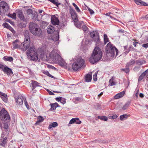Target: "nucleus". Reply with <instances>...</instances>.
<instances>
[{
  "label": "nucleus",
  "instance_id": "1",
  "mask_svg": "<svg viewBox=\"0 0 148 148\" xmlns=\"http://www.w3.org/2000/svg\"><path fill=\"white\" fill-rule=\"evenodd\" d=\"M102 53L99 47H96L92 54L89 59L90 62L94 64L99 60L102 57Z\"/></svg>",
  "mask_w": 148,
  "mask_h": 148
},
{
  "label": "nucleus",
  "instance_id": "2",
  "mask_svg": "<svg viewBox=\"0 0 148 148\" xmlns=\"http://www.w3.org/2000/svg\"><path fill=\"white\" fill-rule=\"evenodd\" d=\"M27 49V50L26 52V54L30 60L36 61L38 60V55L34 46H32L30 47V44L29 48L25 51Z\"/></svg>",
  "mask_w": 148,
  "mask_h": 148
},
{
  "label": "nucleus",
  "instance_id": "3",
  "mask_svg": "<svg viewBox=\"0 0 148 148\" xmlns=\"http://www.w3.org/2000/svg\"><path fill=\"white\" fill-rule=\"evenodd\" d=\"M24 35L25 36V40L21 43L20 48L24 51L29 48L30 44V37L28 30H25L24 31Z\"/></svg>",
  "mask_w": 148,
  "mask_h": 148
},
{
  "label": "nucleus",
  "instance_id": "4",
  "mask_svg": "<svg viewBox=\"0 0 148 148\" xmlns=\"http://www.w3.org/2000/svg\"><path fill=\"white\" fill-rule=\"evenodd\" d=\"M30 31L32 34L35 36H40L42 32L38 26L34 23H30L29 25Z\"/></svg>",
  "mask_w": 148,
  "mask_h": 148
},
{
  "label": "nucleus",
  "instance_id": "5",
  "mask_svg": "<svg viewBox=\"0 0 148 148\" xmlns=\"http://www.w3.org/2000/svg\"><path fill=\"white\" fill-rule=\"evenodd\" d=\"M106 53L111 57H114L116 52V56L118 55V50L116 48L113 46L110 42H109L107 45L106 48Z\"/></svg>",
  "mask_w": 148,
  "mask_h": 148
},
{
  "label": "nucleus",
  "instance_id": "6",
  "mask_svg": "<svg viewBox=\"0 0 148 148\" xmlns=\"http://www.w3.org/2000/svg\"><path fill=\"white\" fill-rule=\"evenodd\" d=\"M0 119L4 122H10V116L4 108L2 109L0 111Z\"/></svg>",
  "mask_w": 148,
  "mask_h": 148
},
{
  "label": "nucleus",
  "instance_id": "7",
  "mask_svg": "<svg viewBox=\"0 0 148 148\" xmlns=\"http://www.w3.org/2000/svg\"><path fill=\"white\" fill-rule=\"evenodd\" d=\"M58 56H60L57 53V51L55 50H53L49 54V56L53 62H56L57 60L58 59Z\"/></svg>",
  "mask_w": 148,
  "mask_h": 148
},
{
  "label": "nucleus",
  "instance_id": "8",
  "mask_svg": "<svg viewBox=\"0 0 148 148\" xmlns=\"http://www.w3.org/2000/svg\"><path fill=\"white\" fill-rule=\"evenodd\" d=\"M90 35L91 38L93 39L94 41L97 43L99 42V34L97 31H95L91 32Z\"/></svg>",
  "mask_w": 148,
  "mask_h": 148
},
{
  "label": "nucleus",
  "instance_id": "9",
  "mask_svg": "<svg viewBox=\"0 0 148 148\" xmlns=\"http://www.w3.org/2000/svg\"><path fill=\"white\" fill-rule=\"evenodd\" d=\"M0 9L2 10L4 12H6L8 11V4L4 2L0 3Z\"/></svg>",
  "mask_w": 148,
  "mask_h": 148
},
{
  "label": "nucleus",
  "instance_id": "10",
  "mask_svg": "<svg viewBox=\"0 0 148 148\" xmlns=\"http://www.w3.org/2000/svg\"><path fill=\"white\" fill-rule=\"evenodd\" d=\"M148 78V69L142 73L139 76L138 79V82L141 81L144 78Z\"/></svg>",
  "mask_w": 148,
  "mask_h": 148
},
{
  "label": "nucleus",
  "instance_id": "11",
  "mask_svg": "<svg viewBox=\"0 0 148 148\" xmlns=\"http://www.w3.org/2000/svg\"><path fill=\"white\" fill-rule=\"evenodd\" d=\"M51 22L54 25H58L59 23V20L58 18L56 17L55 15L51 16Z\"/></svg>",
  "mask_w": 148,
  "mask_h": 148
},
{
  "label": "nucleus",
  "instance_id": "12",
  "mask_svg": "<svg viewBox=\"0 0 148 148\" xmlns=\"http://www.w3.org/2000/svg\"><path fill=\"white\" fill-rule=\"evenodd\" d=\"M7 142V138H4L3 133L2 134L1 137L0 139V145L4 147Z\"/></svg>",
  "mask_w": 148,
  "mask_h": 148
},
{
  "label": "nucleus",
  "instance_id": "13",
  "mask_svg": "<svg viewBox=\"0 0 148 148\" xmlns=\"http://www.w3.org/2000/svg\"><path fill=\"white\" fill-rule=\"evenodd\" d=\"M23 99L24 100L23 96H18L16 99V104L19 106L22 105L23 104Z\"/></svg>",
  "mask_w": 148,
  "mask_h": 148
},
{
  "label": "nucleus",
  "instance_id": "14",
  "mask_svg": "<svg viewBox=\"0 0 148 148\" xmlns=\"http://www.w3.org/2000/svg\"><path fill=\"white\" fill-rule=\"evenodd\" d=\"M58 59L57 60L56 62L58 63V64L61 66H64L65 65V62L62 58L61 56H58Z\"/></svg>",
  "mask_w": 148,
  "mask_h": 148
},
{
  "label": "nucleus",
  "instance_id": "15",
  "mask_svg": "<svg viewBox=\"0 0 148 148\" xmlns=\"http://www.w3.org/2000/svg\"><path fill=\"white\" fill-rule=\"evenodd\" d=\"M3 71L5 73L7 74L8 75H10L13 74L12 70L8 67H4L3 69Z\"/></svg>",
  "mask_w": 148,
  "mask_h": 148
},
{
  "label": "nucleus",
  "instance_id": "16",
  "mask_svg": "<svg viewBox=\"0 0 148 148\" xmlns=\"http://www.w3.org/2000/svg\"><path fill=\"white\" fill-rule=\"evenodd\" d=\"M19 42V40L18 39H16L13 42V49L14 50V49H15L19 48L22 51H23L20 48V46H21V44L20 45H19L17 43Z\"/></svg>",
  "mask_w": 148,
  "mask_h": 148
},
{
  "label": "nucleus",
  "instance_id": "17",
  "mask_svg": "<svg viewBox=\"0 0 148 148\" xmlns=\"http://www.w3.org/2000/svg\"><path fill=\"white\" fill-rule=\"evenodd\" d=\"M75 62L77 63V64H78L80 67L82 66L84 64V60L81 58H78Z\"/></svg>",
  "mask_w": 148,
  "mask_h": 148
},
{
  "label": "nucleus",
  "instance_id": "18",
  "mask_svg": "<svg viewBox=\"0 0 148 148\" xmlns=\"http://www.w3.org/2000/svg\"><path fill=\"white\" fill-rule=\"evenodd\" d=\"M81 67L77 64L75 62H74L72 65V69L74 71H76Z\"/></svg>",
  "mask_w": 148,
  "mask_h": 148
},
{
  "label": "nucleus",
  "instance_id": "19",
  "mask_svg": "<svg viewBox=\"0 0 148 148\" xmlns=\"http://www.w3.org/2000/svg\"><path fill=\"white\" fill-rule=\"evenodd\" d=\"M55 31V29L52 26L50 25L48 27L47 30V32L48 34H51L53 33L54 31Z\"/></svg>",
  "mask_w": 148,
  "mask_h": 148
},
{
  "label": "nucleus",
  "instance_id": "20",
  "mask_svg": "<svg viewBox=\"0 0 148 148\" xmlns=\"http://www.w3.org/2000/svg\"><path fill=\"white\" fill-rule=\"evenodd\" d=\"M92 79V76L91 74H87L85 76V80L86 82H90Z\"/></svg>",
  "mask_w": 148,
  "mask_h": 148
},
{
  "label": "nucleus",
  "instance_id": "21",
  "mask_svg": "<svg viewBox=\"0 0 148 148\" xmlns=\"http://www.w3.org/2000/svg\"><path fill=\"white\" fill-rule=\"evenodd\" d=\"M125 94V92L124 91L121 92L117 94L114 96L115 99H118L122 97Z\"/></svg>",
  "mask_w": 148,
  "mask_h": 148
},
{
  "label": "nucleus",
  "instance_id": "22",
  "mask_svg": "<svg viewBox=\"0 0 148 148\" xmlns=\"http://www.w3.org/2000/svg\"><path fill=\"white\" fill-rule=\"evenodd\" d=\"M18 16L21 20L23 21H25V19L24 17L23 14L22 12L19 11L18 12Z\"/></svg>",
  "mask_w": 148,
  "mask_h": 148
},
{
  "label": "nucleus",
  "instance_id": "23",
  "mask_svg": "<svg viewBox=\"0 0 148 148\" xmlns=\"http://www.w3.org/2000/svg\"><path fill=\"white\" fill-rule=\"evenodd\" d=\"M3 25L4 27L11 30L13 33V32H15L13 29L7 23H3Z\"/></svg>",
  "mask_w": 148,
  "mask_h": 148
},
{
  "label": "nucleus",
  "instance_id": "24",
  "mask_svg": "<svg viewBox=\"0 0 148 148\" xmlns=\"http://www.w3.org/2000/svg\"><path fill=\"white\" fill-rule=\"evenodd\" d=\"M31 84L32 87V89L33 90H34L36 87L39 86L38 85L39 84L35 81H32Z\"/></svg>",
  "mask_w": 148,
  "mask_h": 148
},
{
  "label": "nucleus",
  "instance_id": "25",
  "mask_svg": "<svg viewBox=\"0 0 148 148\" xmlns=\"http://www.w3.org/2000/svg\"><path fill=\"white\" fill-rule=\"evenodd\" d=\"M51 108L50 109V110L51 111L55 110L56 109V108L58 107V104L56 103L51 104Z\"/></svg>",
  "mask_w": 148,
  "mask_h": 148
},
{
  "label": "nucleus",
  "instance_id": "26",
  "mask_svg": "<svg viewBox=\"0 0 148 148\" xmlns=\"http://www.w3.org/2000/svg\"><path fill=\"white\" fill-rule=\"evenodd\" d=\"M58 126V124L56 122H54L50 124L48 128L50 129L52 127H55Z\"/></svg>",
  "mask_w": 148,
  "mask_h": 148
},
{
  "label": "nucleus",
  "instance_id": "27",
  "mask_svg": "<svg viewBox=\"0 0 148 148\" xmlns=\"http://www.w3.org/2000/svg\"><path fill=\"white\" fill-rule=\"evenodd\" d=\"M44 120V119L41 116H39L38 118V120L35 123L36 125H38L40 123L42 122Z\"/></svg>",
  "mask_w": 148,
  "mask_h": 148
},
{
  "label": "nucleus",
  "instance_id": "28",
  "mask_svg": "<svg viewBox=\"0 0 148 148\" xmlns=\"http://www.w3.org/2000/svg\"><path fill=\"white\" fill-rule=\"evenodd\" d=\"M130 104V102L128 101L122 107V109L123 110H126Z\"/></svg>",
  "mask_w": 148,
  "mask_h": 148
},
{
  "label": "nucleus",
  "instance_id": "29",
  "mask_svg": "<svg viewBox=\"0 0 148 148\" xmlns=\"http://www.w3.org/2000/svg\"><path fill=\"white\" fill-rule=\"evenodd\" d=\"M128 116L127 114H124L120 116V119L121 121H123L125 119H127L128 118Z\"/></svg>",
  "mask_w": 148,
  "mask_h": 148
},
{
  "label": "nucleus",
  "instance_id": "30",
  "mask_svg": "<svg viewBox=\"0 0 148 148\" xmlns=\"http://www.w3.org/2000/svg\"><path fill=\"white\" fill-rule=\"evenodd\" d=\"M104 43L105 45L109 42V40L108 38V37L107 35L106 34H104L103 35Z\"/></svg>",
  "mask_w": 148,
  "mask_h": 148
},
{
  "label": "nucleus",
  "instance_id": "31",
  "mask_svg": "<svg viewBox=\"0 0 148 148\" xmlns=\"http://www.w3.org/2000/svg\"><path fill=\"white\" fill-rule=\"evenodd\" d=\"M71 16L72 19L75 22H77L78 21L77 14V13L73 14Z\"/></svg>",
  "mask_w": 148,
  "mask_h": 148
},
{
  "label": "nucleus",
  "instance_id": "32",
  "mask_svg": "<svg viewBox=\"0 0 148 148\" xmlns=\"http://www.w3.org/2000/svg\"><path fill=\"white\" fill-rule=\"evenodd\" d=\"M136 50V49L134 48L132 46H130L129 49H128L127 51H126L125 52V53H128L130 51H135Z\"/></svg>",
  "mask_w": 148,
  "mask_h": 148
},
{
  "label": "nucleus",
  "instance_id": "33",
  "mask_svg": "<svg viewBox=\"0 0 148 148\" xmlns=\"http://www.w3.org/2000/svg\"><path fill=\"white\" fill-rule=\"evenodd\" d=\"M5 95H3L2 97H1V98L3 100L5 103H7L8 101V99L7 98V95L5 94Z\"/></svg>",
  "mask_w": 148,
  "mask_h": 148
},
{
  "label": "nucleus",
  "instance_id": "34",
  "mask_svg": "<svg viewBox=\"0 0 148 148\" xmlns=\"http://www.w3.org/2000/svg\"><path fill=\"white\" fill-rule=\"evenodd\" d=\"M114 78L112 77L109 81V83L110 86H112L115 85V83L113 81Z\"/></svg>",
  "mask_w": 148,
  "mask_h": 148
},
{
  "label": "nucleus",
  "instance_id": "35",
  "mask_svg": "<svg viewBox=\"0 0 148 148\" xmlns=\"http://www.w3.org/2000/svg\"><path fill=\"white\" fill-rule=\"evenodd\" d=\"M136 63L138 65H141L144 64L146 63V62L145 60H137L136 61Z\"/></svg>",
  "mask_w": 148,
  "mask_h": 148
},
{
  "label": "nucleus",
  "instance_id": "36",
  "mask_svg": "<svg viewBox=\"0 0 148 148\" xmlns=\"http://www.w3.org/2000/svg\"><path fill=\"white\" fill-rule=\"evenodd\" d=\"M83 31L87 33L88 32V29L87 27L85 25H84L82 26Z\"/></svg>",
  "mask_w": 148,
  "mask_h": 148
},
{
  "label": "nucleus",
  "instance_id": "37",
  "mask_svg": "<svg viewBox=\"0 0 148 148\" xmlns=\"http://www.w3.org/2000/svg\"><path fill=\"white\" fill-rule=\"evenodd\" d=\"M98 119L106 121H107L108 120L107 117L105 116H98Z\"/></svg>",
  "mask_w": 148,
  "mask_h": 148
},
{
  "label": "nucleus",
  "instance_id": "38",
  "mask_svg": "<svg viewBox=\"0 0 148 148\" xmlns=\"http://www.w3.org/2000/svg\"><path fill=\"white\" fill-rule=\"evenodd\" d=\"M72 5L75 8L77 12H79L80 11L79 8L75 3H72Z\"/></svg>",
  "mask_w": 148,
  "mask_h": 148
},
{
  "label": "nucleus",
  "instance_id": "39",
  "mask_svg": "<svg viewBox=\"0 0 148 148\" xmlns=\"http://www.w3.org/2000/svg\"><path fill=\"white\" fill-rule=\"evenodd\" d=\"M8 16L14 19L16 18V14L15 13H13V14H8Z\"/></svg>",
  "mask_w": 148,
  "mask_h": 148
},
{
  "label": "nucleus",
  "instance_id": "40",
  "mask_svg": "<svg viewBox=\"0 0 148 148\" xmlns=\"http://www.w3.org/2000/svg\"><path fill=\"white\" fill-rule=\"evenodd\" d=\"M121 70L124 71L126 73H129L130 71V69L129 67H126L125 69H121Z\"/></svg>",
  "mask_w": 148,
  "mask_h": 148
},
{
  "label": "nucleus",
  "instance_id": "41",
  "mask_svg": "<svg viewBox=\"0 0 148 148\" xmlns=\"http://www.w3.org/2000/svg\"><path fill=\"white\" fill-rule=\"evenodd\" d=\"M98 73V71H97L93 75V79L94 81H96L97 79V76Z\"/></svg>",
  "mask_w": 148,
  "mask_h": 148
},
{
  "label": "nucleus",
  "instance_id": "42",
  "mask_svg": "<svg viewBox=\"0 0 148 148\" xmlns=\"http://www.w3.org/2000/svg\"><path fill=\"white\" fill-rule=\"evenodd\" d=\"M5 123H4L3 125V128L5 130V131L7 130V128H8V123L9 122H5Z\"/></svg>",
  "mask_w": 148,
  "mask_h": 148
},
{
  "label": "nucleus",
  "instance_id": "43",
  "mask_svg": "<svg viewBox=\"0 0 148 148\" xmlns=\"http://www.w3.org/2000/svg\"><path fill=\"white\" fill-rule=\"evenodd\" d=\"M48 1H50L52 2L54 4H55L57 6H58V5L59 4H60V3H58V2H56L55 1V0H48Z\"/></svg>",
  "mask_w": 148,
  "mask_h": 148
},
{
  "label": "nucleus",
  "instance_id": "44",
  "mask_svg": "<svg viewBox=\"0 0 148 148\" xmlns=\"http://www.w3.org/2000/svg\"><path fill=\"white\" fill-rule=\"evenodd\" d=\"M5 59L6 60L10 62L12 61L13 60V58L11 57H8L6 58Z\"/></svg>",
  "mask_w": 148,
  "mask_h": 148
},
{
  "label": "nucleus",
  "instance_id": "45",
  "mask_svg": "<svg viewBox=\"0 0 148 148\" xmlns=\"http://www.w3.org/2000/svg\"><path fill=\"white\" fill-rule=\"evenodd\" d=\"M76 118H73L70 121L69 123L70 124H72L75 123V121Z\"/></svg>",
  "mask_w": 148,
  "mask_h": 148
},
{
  "label": "nucleus",
  "instance_id": "46",
  "mask_svg": "<svg viewBox=\"0 0 148 148\" xmlns=\"http://www.w3.org/2000/svg\"><path fill=\"white\" fill-rule=\"evenodd\" d=\"M87 8H88V10L89 11L90 13V14H92L94 13V12L93 10L91 9L90 8H89L88 7Z\"/></svg>",
  "mask_w": 148,
  "mask_h": 148
},
{
  "label": "nucleus",
  "instance_id": "47",
  "mask_svg": "<svg viewBox=\"0 0 148 148\" xmlns=\"http://www.w3.org/2000/svg\"><path fill=\"white\" fill-rule=\"evenodd\" d=\"M76 119L75 120V123L76 124H80L81 123V121H80L79 120V119L78 118H76Z\"/></svg>",
  "mask_w": 148,
  "mask_h": 148
},
{
  "label": "nucleus",
  "instance_id": "48",
  "mask_svg": "<svg viewBox=\"0 0 148 148\" xmlns=\"http://www.w3.org/2000/svg\"><path fill=\"white\" fill-rule=\"evenodd\" d=\"M27 14L29 15L32 13V9H29L27 10Z\"/></svg>",
  "mask_w": 148,
  "mask_h": 148
},
{
  "label": "nucleus",
  "instance_id": "49",
  "mask_svg": "<svg viewBox=\"0 0 148 148\" xmlns=\"http://www.w3.org/2000/svg\"><path fill=\"white\" fill-rule=\"evenodd\" d=\"M140 69V66H136L134 67V70L135 71H138Z\"/></svg>",
  "mask_w": 148,
  "mask_h": 148
},
{
  "label": "nucleus",
  "instance_id": "50",
  "mask_svg": "<svg viewBox=\"0 0 148 148\" xmlns=\"http://www.w3.org/2000/svg\"><path fill=\"white\" fill-rule=\"evenodd\" d=\"M132 40L133 41H135V42H133V45L135 47H136V44H138L139 43V42H136V40L134 39H132Z\"/></svg>",
  "mask_w": 148,
  "mask_h": 148
},
{
  "label": "nucleus",
  "instance_id": "51",
  "mask_svg": "<svg viewBox=\"0 0 148 148\" xmlns=\"http://www.w3.org/2000/svg\"><path fill=\"white\" fill-rule=\"evenodd\" d=\"M70 13L71 14V15H72L73 14H75L76 13L75 12V11L73 9H70Z\"/></svg>",
  "mask_w": 148,
  "mask_h": 148
},
{
  "label": "nucleus",
  "instance_id": "52",
  "mask_svg": "<svg viewBox=\"0 0 148 148\" xmlns=\"http://www.w3.org/2000/svg\"><path fill=\"white\" fill-rule=\"evenodd\" d=\"M60 102L62 104H64L66 103V101L65 99L64 98H62L61 100L60 101Z\"/></svg>",
  "mask_w": 148,
  "mask_h": 148
},
{
  "label": "nucleus",
  "instance_id": "53",
  "mask_svg": "<svg viewBox=\"0 0 148 148\" xmlns=\"http://www.w3.org/2000/svg\"><path fill=\"white\" fill-rule=\"evenodd\" d=\"M74 99L76 101H81L82 100V99L79 97H75Z\"/></svg>",
  "mask_w": 148,
  "mask_h": 148
},
{
  "label": "nucleus",
  "instance_id": "54",
  "mask_svg": "<svg viewBox=\"0 0 148 148\" xmlns=\"http://www.w3.org/2000/svg\"><path fill=\"white\" fill-rule=\"evenodd\" d=\"M48 67L49 68H50L51 69H53L55 70H56V68H55L53 66H51V65H48Z\"/></svg>",
  "mask_w": 148,
  "mask_h": 148
},
{
  "label": "nucleus",
  "instance_id": "55",
  "mask_svg": "<svg viewBox=\"0 0 148 148\" xmlns=\"http://www.w3.org/2000/svg\"><path fill=\"white\" fill-rule=\"evenodd\" d=\"M62 98L61 97H58L56 98V99L58 101H60Z\"/></svg>",
  "mask_w": 148,
  "mask_h": 148
},
{
  "label": "nucleus",
  "instance_id": "56",
  "mask_svg": "<svg viewBox=\"0 0 148 148\" xmlns=\"http://www.w3.org/2000/svg\"><path fill=\"white\" fill-rule=\"evenodd\" d=\"M142 45L143 47L147 48L148 47V43L143 44Z\"/></svg>",
  "mask_w": 148,
  "mask_h": 148
},
{
  "label": "nucleus",
  "instance_id": "57",
  "mask_svg": "<svg viewBox=\"0 0 148 148\" xmlns=\"http://www.w3.org/2000/svg\"><path fill=\"white\" fill-rule=\"evenodd\" d=\"M130 64L132 65L133 64L135 63V62L134 60H131L129 62Z\"/></svg>",
  "mask_w": 148,
  "mask_h": 148
},
{
  "label": "nucleus",
  "instance_id": "58",
  "mask_svg": "<svg viewBox=\"0 0 148 148\" xmlns=\"http://www.w3.org/2000/svg\"><path fill=\"white\" fill-rule=\"evenodd\" d=\"M59 39V35H56V38H55V39H53V40L54 41H57V40H58Z\"/></svg>",
  "mask_w": 148,
  "mask_h": 148
},
{
  "label": "nucleus",
  "instance_id": "59",
  "mask_svg": "<svg viewBox=\"0 0 148 148\" xmlns=\"http://www.w3.org/2000/svg\"><path fill=\"white\" fill-rule=\"evenodd\" d=\"M24 102H25V106H26V107L27 108H29V105H28L26 101V100H24Z\"/></svg>",
  "mask_w": 148,
  "mask_h": 148
},
{
  "label": "nucleus",
  "instance_id": "60",
  "mask_svg": "<svg viewBox=\"0 0 148 148\" xmlns=\"http://www.w3.org/2000/svg\"><path fill=\"white\" fill-rule=\"evenodd\" d=\"M47 91L48 92L49 95H54V94L52 92L49 90L48 89H47Z\"/></svg>",
  "mask_w": 148,
  "mask_h": 148
},
{
  "label": "nucleus",
  "instance_id": "61",
  "mask_svg": "<svg viewBox=\"0 0 148 148\" xmlns=\"http://www.w3.org/2000/svg\"><path fill=\"white\" fill-rule=\"evenodd\" d=\"M118 117V116L116 114L113 115L112 116V119H116Z\"/></svg>",
  "mask_w": 148,
  "mask_h": 148
},
{
  "label": "nucleus",
  "instance_id": "62",
  "mask_svg": "<svg viewBox=\"0 0 148 148\" xmlns=\"http://www.w3.org/2000/svg\"><path fill=\"white\" fill-rule=\"evenodd\" d=\"M20 24L22 25L21 26L22 27H26V25L23 23H21Z\"/></svg>",
  "mask_w": 148,
  "mask_h": 148
},
{
  "label": "nucleus",
  "instance_id": "63",
  "mask_svg": "<svg viewBox=\"0 0 148 148\" xmlns=\"http://www.w3.org/2000/svg\"><path fill=\"white\" fill-rule=\"evenodd\" d=\"M110 14L111 13H106V16H109L111 18H114V17H112L110 15Z\"/></svg>",
  "mask_w": 148,
  "mask_h": 148
},
{
  "label": "nucleus",
  "instance_id": "64",
  "mask_svg": "<svg viewBox=\"0 0 148 148\" xmlns=\"http://www.w3.org/2000/svg\"><path fill=\"white\" fill-rule=\"evenodd\" d=\"M131 65V64H130V63L129 62L126 64V67L127 68L129 66H130Z\"/></svg>",
  "mask_w": 148,
  "mask_h": 148
}]
</instances>
